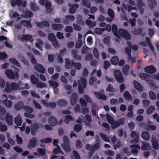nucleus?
Masks as SVG:
<instances>
[{
	"mask_svg": "<svg viewBox=\"0 0 159 159\" xmlns=\"http://www.w3.org/2000/svg\"><path fill=\"white\" fill-rule=\"evenodd\" d=\"M52 27L54 30L61 31L63 28V26L61 24L54 23L52 25Z\"/></svg>",
	"mask_w": 159,
	"mask_h": 159,
	"instance_id": "obj_24",
	"label": "nucleus"
},
{
	"mask_svg": "<svg viewBox=\"0 0 159 159\" xmlns=\"http://www.w3.org/2000/svg\"><path fill=\"white\" fill-rule=\"evenodd\" d=\"M40 128L39 123L37 122L32 124L30 126L31 134L32 135L35 136Z\"/></svg>",
	"mask_w": 159,
	"mask_h": 159,
	"instance_id": "obj_8",
	"label": "nucleus"
},
{
	"mask_svg": "<svg viewBox=\"0 0 159 159\" xmlns=\"http://www.w3.org/2000/svg\"><path fill=\"white\" fill-rule=\"evenodd\" d=\"M106 90L107 92H113L114 88L112 85L110 84H109L106 88Z\"/></svg>",
	"mask_w": 159,
	"mask_h": 159,
	"instance_id": "obj_62",
	"label": "nucleus"
},
{
	"mask_svg": "<svg viewBox=\"0 0 159 159\" xmlns=\"http://www.w3.org/2000/svg\"><path fill=\"white\" fill-rule=\"evenodd\" d=\"M129 65H125L123 67L122 71L123 73L125 75H127L128 72V70L129 68Z\"/></svg>",
	"mask_w": 159,
	"mask_h": 159,
	"instance_id": "obj_56",
	"label": "nucleus"
},
{
	"mask_svg": "<svg viewBox=\"0 0 159 159\" xmlns=\"http://www.w3.org/2000/svg\"><path fill=\"white\" fill-rule=\"evenodd\" d=\"M67 104V101L64 99H60L57 102V104L59 107H66Z\"/></svg>",
	"mask_w": 159,
	"mask_h": 159,
	"instance_id": "obj_28",
	"label": "nucleus"
},
{
	"mask_svg": "<svg viewBox=\"0 0 159 159\" xmlns=\"http://www.w3.org/2000/svg\"><path fill=\"white\" fill-rule=\"evenodd\" d=\"M73 120L72 117L70 115H66L65 116V119L64 122L66 124H68L69 121Z\"/></svg>",
	"mask_w": 159,
	"mask_h": 159,
	"instance_id": "obj_57",
	"label": "nucleus"
},
{
	"mask_svg": "<svg viewBox=\"0 0 159 159\" xmlns=\"http://www.w3.org/2000/svg\"><path fill=\"white\" fill-rule=\"evenodd\" d=\"M155 107L153 105L150 106L147 109L146 113L148 115H150L155 110Z\"/></svg>",
	"mask_w": 159,
	"mask_h": 159,
	"instance_id": "obj_39",
	"label": "nucleus"
},
{
	"mask_svg": "<svg viewBox=\"0 0 159 159\" xmlns=\"http://www.w3.org/2000/svg\"><path fill=\"white\" fill-rule=\"evenodd\" d=\"M107 13L108 15L111 18H114L113 11L112 9L111 8H109L108 10Z\"/></svg>",
	"mask_w": 159,
	"mask_h": 159,
	"instance_id": "obj_61",
	"label": "nucleus"
},
{
	"mask_svg": "<svg viewBox=\"0 0 159 159\" xmlns=\"http://www.w3.org/2000/svg\"><path fill=\"white\" fill-rule=\"evenodd\" d=\"M41 102L45 107H50L51 108H54L56 105V103L54 102H51L48 103L44 100H42L41 101Z\"/></svg>",
	"mask_w": 159,
	"mask_h": 159,
	"instance_id": "obj_14",
	"label": "nucleus"
},
{
	"mask_svg": "<svg viewBox=\"0 0 159 159\" xmlns=\"http://www.w3.org/2000/svg\"><path fill=\"white\" fill-rule=\"evenodd\" d=\"M118 33L120 35L126 40L128 41L130 39L131 36L126 30L120 29L119 30Z\"/></svg>",
	"mask_w": 159,
	"mask_h": 159,
	"instance_id": "obj_7",
	"label": "nucleus"
},
{
	"mask_svg": "<svg viewBox=\"0 0 159 159\" xmlns=\"http://www.w3.org/2000/svg\"><path fill=\"white\" fill-rule=\"evenodd\" d=\"M135 89L139 92H142L143 90V87L142 85L136 80L133 81Z\"/></svg>",
	"mask_w": 159,
	"mask_h": 159,
	"instance_id": "obj_23",
	"label": "nucleus"
},
{
	"mask_svg": "<svg viewBox=\"0 0 159 159\" xmlns=\"http://www.w3.org/2000/svg\"><path fill=\"white\" fill-rule=\"evenodd\" d=\"M112 27L113 34L115 36L120 38L119 36L118 33V29L117 26L115 25H113Z\"/></svg>",
	"mask_w": 159,
	"mask_h": 159,
	"instance_id": "obj_35",
	"label": "nucleus"
},
{
	"mask_svg": "<svg viewBox=\"0 0 159 159\" xmlns=\"http://www.w3.org/2000/svg\"><path fill=\"white\" fill-rule=\"evenodd\" d=\"M6 122L9 125H12V116L11 115L10 112H7L5 116Z\"/></svg>",
	"mask_w": 159,
	"mask_h": 159,
	"instance_id": "obj_20",
	"label": "nucleus"
},
{
	"mask_svg": "<svg viewBox=\"0 0 159 159\" xmlns=\"http://www.w3.org/2000/svg\"><path fill=\"white\" fill-rule=\"evenodd\" d=\"M21 39L22 40H24L27 42L30 41L32 42L33 41L32 35L30 34H22Z\"/></svg>",
	"mask_w": 159,
	"mask_h": 159,
	"instance_id": "obj_21",
	"label": "nucleus"
},
{
	"mask_svg": "<svg viewBox=\"0 0 159 159\" xmlns=\"http://www.w3.org/2000/svg\"><path fill=\"white\" fill-rule=\"evenodd\" d=\"M11 5L12 7H15L16 5L19 8L22 6L25 7L26 6V2L23 0H10Z\"/></svg>",
	"mask_w": 159,
	"mask_h": 159,
	"instance_id": "obj_6",
	"label": "nucleus"
},
{
	"mask_svg": "<svg viewBox=\"0 0 159 159\" xmlns=\"http://www.w3.org/2000/svg\"><path fill=\"white\" fill-rule=\"evenodd\" d=\"M149 96L150 98L152 100L155 99L156 98V95L155 93L152 91H150L149 92Z\"/></svg>",
	"mask_w": 159,
	"mask_h": 159,
	"instance_id": "obj_63",
	"label": "nucleus"
},
{
	"mask_svg": "<svg viewBox=\"0 0 159 159\" xmlns=\"http://www.w3.org/2000/svg\"><path fill=\"white\" fill-rule=\"evenodd\" d=\"M20 82L19 83H16L15 82H11L10 84H6L5 90L7 92H11L13 91H16L20 89Z\"/></svg>",
	"mask_w": 159,
	"mask_h": 159,
	"instance_id": "obj_2",
	"label": "nucleus"
},
{
	"mask_svg": "<svg viewBox=\"0 0 159 159\" xmlns=\"http://www.w3.org/2000/svg\"><path fill=\"white\" fill-rule=\"evenodd\" d=\"M24 14L26 17H31L34 15L33 13L29 10L26 11L24 12Z\"/></svg>",
	"mask_w": 159,
	"mask_h": 159,
	"instance_id": "obj_48",
	"label": "nucleus"
},
{
	"mask_svg": "<svg viewBox=\"0 0 159 159\" xmlns=\"http://www.w3.org/2000/svg\"><path fill=\"white\" fill-rule=\"evenodd\" d=\"M74 64V62L73 60H71L68 58L65 59V67L66 69L72 68Z\"/></svg>",
	"mask_w": 159,
	"mask_h": 159,
	"instance_id": "obj_13",
	"label": "nucleus"
},
{
	"mask_svg": "<svg viewBox=\"0 0 159 159\" xmlns=\"http://www.w3.org/2000/svg\"><path fill=\"white\" fill-rule=\"evenodd\" d=\"M30 80L31 82L34 84H36L39 81L38 79L34 75H31Z\"/></svg>",
	"mask_w": 159,
	"mask_h": 159,
	"instance_id": "obj_40",
	"label": "nucleus"
},
{
	"mask_svg": "<svg viewBox=\"0 0 159 159\" xmlns=\"http://www.w3.org/2000/svg\"><path fill=\"white\" fill-rule=\"evenodd\" d=\"M139 142V134L137 135L135 137L132 139L131 141V143H136Z\"/></svg>",
	"mask_w": 159,
	"mask_h": 159,
	"instance_id": "obj_52",
	"label": "nucleus"
},
{
	"mask_svg": "<svg viewBox=\"0 0 159 159\" xmlns=\"http://www.w3.org/2000/svg\"><path fill=\"white\" fill-rule=\"evenodd\" d=\"M142 31V29L140 27L137 29L134 28V30L132 31V33L135 35H139L141 34Z\"/></svg>",
	"mask_w": 159,
	"mask_h": 159,
	"instance_id": "obj_38",
	"label": "nucleus"
},
{
	"mask_svg": "<svg viewBox=\"0 0 159 159\" xmlns=\"http://www.w3.org/2000/svg\"><path fill=\"white\" fill-rule=\"evenodd\" d=\"M151 142L153 148L155 149H158L159 148V144L157 140L154 136L152 137Z\"/></svg>",
	"mask_w": 159,
	"mask_h": 159,
	"instance_id": "obj_18",
	"label": "nucleus"
},
{
	"mask_svg": "<svg viewBox=\"0 0 159 159\" xmlns=\"http://www.w3.org/2000/svg\"><path fill=\"white\" fill-rule=\"evenodd\" d=\"M83 145L82 142L80 140H78L77 141L76 143V147L77 148H81Z\"/></svg>",
	"mask_w": 159,
	"mask_h": 159,
	"instance_id": "obj_64",
	"label": "nucleus"
},
{
	"mask_svg": "<svg viewBox=\"0 0 159 159\" xmlns=\"http://www.w3.org/2000/svg\"><path fill=\"white\" fill-rule=\"evenodd\" d=\"M124 96L125 98L128 101L131 100L132 99L131 96L128 91H126L124 92Z\"/></svg>",
	"mask_w": 159,
	"mask_h": 159,
	"instance_id": "obj_36",
	"label": "nucleus"
},
{
	"mask_svg": "<svg viewBox=\"0 0 159 159\" xmlns=\"http://www.w3.org/2000/svg\"><path fill=\"white\" fill-rule=\"evenodd\" d=\"M14 68L17 70H18V71H13L10 69H7L5 71V73L8 78L13 80L15 78H18L19 75L18 72H19V70L15 68Z\"/></svg>",
	"mask_w": 159,
	"mask_h": 159,
	"instance_id": "obj_3",
	"label": "nucleus"
},
{
	"mask_svg": "<svg viewBox=\"0 0 159 159\" xmlns=\"http://www.w3.org/2000/svg\"><path fill=\"white\" fill-rule=\"evenodd\" d=\"M10 61L12 64H14L16 66L20 67V65L19 62L16 59L14 58H10L9 59Z\"/></svg>",
	"mask_w": 159,
	"mask_h": 159,
	"instance_id": "obj_44",
	"label": "nucleus"
},
{
	"mask_svg": "<svg viewBox=\"0 0 159 159\" xmlns=\"http://www.w3.org/2000/svg\"><path fill=\"white\" fill-rule=\"evenodd\" d=\"M141 137L144 140L147 141L149 139L150 134L148 132L145 131L142 133Z\"/></svg>",
	"mask_w": 159,
	"mask_h": 159,
	"instance_id": "obj_33",
	"label": "nucleus"
},
{
	"mask_svg": "<svg viewBox=\"0 0 159 159\" xmlns=\"http://www.w3.org/2000/svg\"><path fill=\"white\" fill-rule=\"evenodd\" d=\"M78 100V95L76 93H74L71 96L70 98V103L72 105L75 104Z\"/></svg>",
	"mask_w": 159,
	"mask_h": 159,
	"instance_id": "obj_15",
	"label": "nucleus"
},
{
	"mask_svg": "<svg viewBox=\"0 0 159 159\" xmlns=\"http://www.w3.org/2000/svg\"><path fill=\"white\" fill-rule=\"evenodd\" d=\"M149 86L150 89L152 90H156L158 88V85L155 84L152 82H150L149 83Z\"/></svg>",
	"mask_w": 159,
	"mask_h": 159,
	"instance_id": "obj_54",
	"label": "nucleus"
},
{
	"mask_svg": "<svg viewBox=\"0 0 159 159\" xmlns=\"http://www.w3.org/2000/svg\"><path fill=\"white\" fill-rule=\"evenodd\" d=\"M52 140L51 138H47L40 140V141L43 143H48L52 142Z\"/></svg>",
	"mask_w": 159,
	"mask_h": 159,
	"instance_id": "obj_55",
	"label": "nucleus"
},
{
	"mask_svg": "<svg viewBox=\"0 0 159 159\" xmlns=\"http://www.w3.org/2000/svg\"><path fill=\"white\" fill-rule=\"evenodd\" d=\"M56 146L57 147L55 148L53 151V153L55 154H57L59 153H61L62 154H64L63 152L61 151L59 146Z\"/></svg>",
	"mask_w": 159,
	"mask_h": 159,
	"instance_id": "obj_46",
	"label": "nucleus"
},
{
	"mask_svg": "<svg viewBox=\"0 0 159 159\" xmlns=\"http://www.w3.org/2000/svg\"><path fill=\"white\" fill-rule=\"evenodd\" d=\"M6 111L5 109L3 107L2 108L0 109V119H3V116L5 114Z\"/></svg>",
	"mask_w": 159,
	"mask_h": 159,
	"instance_id": "obj_49",
	"label": "nucleus"
},
{
	"mask_svg": "<svg viewBox=\"0 0 159 159\" xmlns=\"http://www.w3.org/2000/svg\"><path fill=\"white\" fill-rule=\"evenodd\" d=\"M64 143L62 144V147L63 148L66 152H69L71 150L70 145V141L68 137L64 135L63 137Z\"/></svg>",
	"mask_w": 159,
	"mask_h": 159,
	"instance_id": "obj_5",
	"label": "nucleus"
},
{
	"mask_svg": "<svg viewBox=\"0 0 159 159\" xmlns=\"http://www.w3.org/2000/svg\"><path fill=\"white\" fill-rule=\"evenodd\" d=\"M119 61L118 57L116 56H114L112 57L111 60V61L112 64L116 65Z\"/></svg>",
	"mask_w": 159,
	"mask_h": 159,
	"instance_id": "obj_41",
	"label": "nucleus"
},
{
	"mask_svg": "<svg viewBox=\"0 0 159 159\" xmlns=\"http://www.w3.org/2000/svg\"><path fill=\"white\" fill-rule=\"evenodd\" d=\"M106 117L108 122L111 124V127L112 129L125 124V119L124 117L120 118L115 120L113 117L108 114H106Z\"/></svg>",
	"mask_w": 159,
	"mask_h": 159,
	"instance_id": "obj_1",
	"label": "nucleus"
},
{
	"mask_svg": "<svg viewBox=\"0 0 159 159\" xmlns=\"http://www.w3.org/2000/svg\"><path fill=\"white\" fill-rule=\"evenodd\" d=\"M151 148V146L150 144L147 143L145 142H142V146L141 149L142 150H149Z\"/></svg>",
	"mask_w": 159,
	"mask_h": 159,
	"instance_id": "obj_30",
	"label": "nucleus"
},
{
	"mask_svg": "<svg viewBox=\"0 0 159 159\" xmlns=\"http://www.w3.org/2000/svg\"><path fill=\"white\" fill-rule=\"evenodd\" d=\"M37 139L34 137H33L29 141V143L27 147L29 149L35 147L37 144Z\"/></svg>",
	"mask_w": 159,
	"mask_h": 159,
	"instance_id": "obj_10",
	"label": "nucleus"
},
{
	"mask_svg": "<svg viewBox=\"0 0 159 159\" xmlns=\"http://www.w3.org/2000/svg\"><path fill=\"white\" fill-rule=\"evenodd\" d=\"M142 102L143 107L145 108L148 107L150 104V101L148 100H143Z\"/></svg>",
	"mask_w": 159,
	"mask_h": 159,
	"instance_id": "obj_53",
	"label": "nucleus"
},
{
	"mask_svg": "<svg viewBox=\"0 0 159 159\" xmlns=\"http://www.w3.org/2000/svg\"><path fill=\"white\" fill-rule=\"evenodd\" d=\"M78 92L80 93H82L84 92V89L86 86L87 81L86 79L83 78H80V81H78Z\"/></svg>",
	"mask_w": 159,
	"mask_h": 159,
	"instance_id": "obj_4",
	"label": "nucleus"
},
{
	"mask_svg": "<svg viewBox=\"0 0 159 159\" xmlns=\"http://www.w3.org/2000/svg\"><path fill=\"white\" fill-rule=\"evenodd\" d=\"M99 135L101 138L105 141L107 142H109L110 139L107 136L103 133H100Z\"/></svg>",
	"mask_w": 159,
	"mask_h": 159,
	"instance_id": "obj_45",
	"label": "nucleus"
},
{
	"mask_svg": "<svg viewBox=\"0 0 159 159\" xmlns=\"http://www.w3.org/2000/svg\"><path fill=\"white\" fill-rule=\"evenodd\" d=\"M30 7L31 10L34 12L38 11L39 9V6L34 2H32L31 3Z\"/></svg>",
	"mask_w": 159,
	"mask_h": 159,
	"instance_id": "obj_34",
	"label": "nucleus"
},
{
	"mask_svg": "<svg viewBox=\"0 0 159 159\" xmlns=\"http://www.w3.org/2000/svg\"><path fill=\"white\" fill-rule=\"evenodd\" d=\"M37 151L42 156H44L46 153V149L44 148H38Z\"/></svg>",
	"mask_w": 159,
	"mask_h": 159,
	"instance_id": "obj_47",
	"label": "nucleus"
},
{
	"mask_svg": "<svg viewBox=\"0 0 159 159\" xmlns=\"http://www.w3.org/2000/svg\"><path fill=\"white\" fill-rule=\"evenodd\" d=\"M51 2L48 0H46L45 6L48 13H51L53 10L51 8Z\"/></svg>",
	"mask_w": 159,
	"mask_h": 159,
	"instance_id": "obj_29",
	"label": "nucleus"
},
{
	"mask_svg": "<svg viewBox=\"0 0 159 159\" xmlns=\"http://www.w3.org/2000/svg\"><path fill=\"white\" fill-rule=\"evenodd\" d=\"M48 122L52 126H54L57 123V119L53 116H51L49 117L48 119Z\"/></svg>",
	"mask_w": 159,
	"mask_h": 159,
	"instance_id": "obj_25",
	"label": "nucleus"
},
{
	"mask_svg": "<svg viewBox=\"0 0 159 159\" xmlns=\"http://www.w3.org/2000/svg\"><path fill=\"white\" fill-rule=\"evenodd\" d=\"M7 55L4 52H0V61L5 59L7 58Z\"/></svg>",
	"mask_w": 159,
	"mask_h": 159,
	"instance_id": "obj_60",
	"label": "nucleus"
},
{
	"mask_svg": "<svg viewBox=\"0 0 159 159\" xmlns=\"http://www.w3.org/2000/svg\"><path fill=\"white\" fill-rule=\"evenodd\" d=\"M48 38V40L51 42H52L56 39L55 36L54 34L51 33L49 34Z\"/></svg>",
	"mask_w": 159,
	"mask_h": 159,
	"instance_id": "obj_59",
	"label": "nucleus"
},
{
	"mask_svg": "<svg viewBox=\"0 0 159 159\" xmlns=\"http://www.w3.org/2000/svg\"><path fill=\"white\" fill-rule=\"evenodd\" d=\"M31 20L30 19L28 20H23L20 21V23L24 27H26L31 28L32 25L31 23Z\"/></svg>",
	"mask_w": 159,
	"mask_h": 159,
	"instance_id": "obj_27",
	"label": "nucleus"
},
{
	"mask_svg": "<svg viewBox=\"0 0 159 159\" xmlns=\"http://www.w3.org/2000/svg\"><path fill=\"white\" fill-rule=\"evenodd\" d=\"M144 71L147 73L153 74L156 72V70L153 66L151 65L146 67L144 68Z\"/></svg>",
	"mask_w": 159,
	"mask_h": 159,
	"instance_id": "obj_17",
	"label": "nucleus"
},
{
	"mask_svg": "<svg viewBox=\"0 0 159 159\" xmlns=\"http://www.w3.org/2000/svg\"><path fill=\"white\" fill-rule=\"evenodd\" d=\"M36 25L40 28H43L44 27H48L49 26V22L44 20L41 22H38L36 23Z\"/></svg>",
	"mask_w": 159,
	"mask_h": 159,
	"instance_id": "obj_19",
	"label": "nucleus"
},
{
	"mask_svg": "<svg viewBox=\"0 0 159 159\" xmlns=\"http://www.w3.org/2000/svg\"><path fill=\"white\" fill-rule=\"evenodd\" d=\"M14 121L16 124L19 126L21 125L22 120L20 117L17 116L15 118Z\"/></svg>",
	"mask_w": 159,
	"mask_h": 159,
	"instance_id": "obj_37",
	"label": "nucleus"
},
{
	"mask_svg": "<svg viewBox=\"0 0 159 159\" xmlns=\"http://www.w3.org/2000/svg\"><path fill=\"white\" fill-rule=\"evenodd\" d=\"M4 98H5L4 100L3 101V103L5 105V106L7 108H10L12 105V102L10 100H7V95L5 94H3L2 95Z\"/></svg>",
	"mask_w": 159,
	"mask_h": 159,
	"instance_id": "obj_16",
	"label": "nucleus"
},
{
	"mask_svg": "<svg viewBox=\"0 0 159 159\" xmlns=\"http://www.w3.org/2000/svg\"><path fill=\"white\" fill-rule=\"evenodd\" d=\"M34 69L39 73L44 74L45 69L44 67L41 64L38 63L34 65Z\"/></svg>",
	"mask_w": 159,
	"mask_h": 159,
	"instance_id": "obj_12",
	"label": "nucleus"
},
{
	"mask_svg": "<svg viewBox=\"0 0 159 159\" xmlns=\"http://www.w3.org/2000/svg\"><path fill=\"white\" fill-rule=\"evenodd\" d=\"M114 74L116 80L119 83H121L124 82L123 75L120 70H115Z\"/></svg>",
	"mask_w": 159,
	"mask_h": 159,
	"instance_id": "obj_9",
	"label": "nucleus"
},
{
	"mask_svg": "<svg viewBox=\"0 0 159 159\" xmlns=\"http://www.w3.org/2000/svg\"><path fill=\"white\" fill-rule=\"evenodd\" d=\"M81 124H76L74 126V129L76 132H79L82 129Z\"/></svg>",
	"mask_w": 159,
	"mask_h": 159,
	"instance_id": "obj_50",
	"label": "nucleus"
},
{
	"mask_svg": "<svg viewBox=\"0 0 159 159\" xmlns=\"http://www.w3.org/2000/svg\"><path fill=\"white\" fill-rule=\"evenodd\" d=\"M23 110L27 113H32L33 111V109L27 105H25L24 106Z\"/></svg>",
	"mask_w": 159,
	"mask_h": 159,
	"instance_id": "obj_42",
	"label": "nucleus"
},
{
	"mask_svg": "<svg viewBox=\"0 0 159 159\" xmlns=\"http://www.w3.org/2000/svg\"><path fill=\"white\" fill-rule=\"evenodd\" d=\"M70 7L69 11L71 14L74 13L77 9L79 7V5L77 3H75L73 4H70L69 5Z\"/></svg>",
	"mask_w": 159,
	"mask_h": 159,
	"instance_id": "obj_22",
	"label": "nucleus"
},
{
	"mask_svg": "<svg viewBox=\"0 0 159 159\" xmlns=\"http://www.w3.org/2000/svg\"><path fill=\"white\" fill-rule=\"evenodd\" d=\"M148 5L150 8L153 10L157 5V3L155 0H148Z\"/></svg>",
	"mask_w": 159,
	"mask_h": 159,
	"instance_id": "obj_26",
	"label": "nucleus"
},
{
	"mask_svg": "<svg viewBox=\"0 0 159 159\" xmlns=\"http://www.w3.org/2000/svg\"><path fill=\"white\" fill-rule=\"evenodd\" d=\"M94 93L96 97L98 99H102L104 100H106L107 99V96L103 94L98 92H95Z\"/></svg>",
	"mask_w": 159,
	"mask_h": 159,
	"instance_id": "obj_32",
	"label": "nucleus"
},
{
	"mask_svg": "<svg viewBox=\"0 0 159 159\" xmlns=\"http://www.w3.org/2000/svg\"><path fill=\"white\" fill-rule=\"evenodd\" d=\"M24 103L22 101H20L16 103L15 105V108L16 110H20L23 109L24 107Z\"/></svg>",
	"mask_w": 159,
	"mask_h": 159,
	"instance_id": "obj_31",
	"label": "nucleus"
},
{
	"mask_svg": "<svg viewBox=\"0 0 159 159\" xmlns=\"http://www.w3.org/2000/svg\"><path fill=\"white\" fill-rule=\"evenodd\" d=\"M49 83L50 85L53 87V88H57L59 86V84L57 82L52 80H49Z\"/></svg>",
	"mask_w": 159,
	"mask_h": 159,
	"instance_id": "obj_51",
	"label": "nucleus"
},
{
	"mask_svg": "<svg viewBox=\"0 0 159 159\" xmlns=\"http://www.w3.org/2000/svg\"><path fill=\"white\" fill-rule=\"evenodd\" d=\"M152 75H149L146 73H140L139 74L140 78L142 80H145L147 82L150 81V79H152Z\"/></svg>",
	"mask_w": 159,
	"mask_h": 159,
	"instance_id": "obj_11",
	"label": "nucleus"
},
{
	"mask_svg": "<svg viewBox=\"0 0 159 159\" xmlns=\"http://www.w3.org/2000/svg\"><path fill=\"white\" fill-rule=\"evenodd\" d=\"M82 3L83 5L88 8L91 7V3L89 0H82Z\"/></svg>",
	"mask_w": 159,
	"mask_h": 159,
	"instance_id": "obj_43",
	"label": "nucleus"
},
{
	"mask_svg": "<svg viewBox=\"0 0 159 159\" xmlns=\"http://www.w3.org/2000/svg\"><path fill=\"white\" fill-rule=\"evenodd\" d=\"M156 129V127L155 125L147 124V130L149 131L150 129L152 130H154Z\"/></svg>",
	"mask_w": 159,
	"mask_h": 159,
	"instance_id": "obj_58",
	"label": "nucleus"
}]
</instances>
